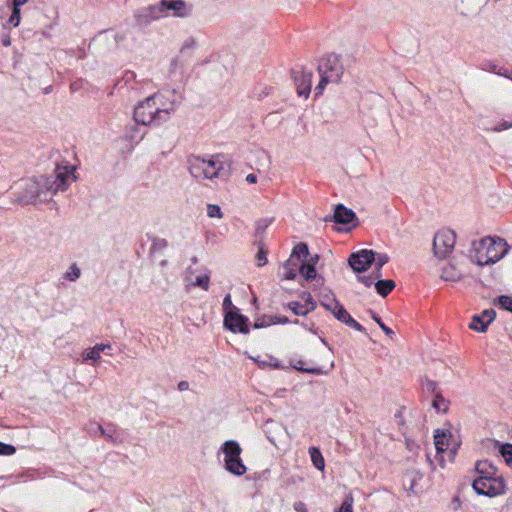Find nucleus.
<instances>
[{
    "label": "nucleus",
    "instance_id": "f257e3e1",
    "mask_svg": "<svg viewBox=\"0 0 512 512\" xmlns=\"http://www.w3.org/2000/svg\"><path fill=\"white\" fill-rule=\"evenodd\" d=\"M509 251L508 243L498 236H487L473 241L470 259L478 266L491 265L501 260Z\"/></svg>",
    "mask_w": 512,
    "mask_h": 512
},
{
    "label": "nucleus",
    "instance_id": "f03ea898",
    "mask_svg": "<svg viewBox=\"0 0 512 512\" xmlns=\"http://www.w3.org/2000/svg\"><path fill=\"white\" fill-rule=\"evenodd\" d=\"M320 81L315 87L316 94H322L328 83H338L344 73V67L339 56L330 54L320 60L318 65Z\"/></svg>",
    "mask_w": 512,
    "mask_h": 512
},
{
    "label": "nucleus",
    "instance_id": "7ed1b4c3",
    "mask_svg": "<svg viewBox=\"0 0 512 512\" xmlns=\"http://www.w3.org/2000/svg\"><path fill=\"white\" fill-rule=\"evenodd\" d=\"M291 365L296 370L321 375L330 371L334 364L330 361V354L327 350L316 349L309 360L293 359Z\"/></svg>",
    "mask_w": 512,
    "mask_h": 512
},
{
    "label": "nucleus",
    "instance_id": "20e7f679",
    "mask_svg": "<svg viewBox=\"0 0 512 512\" xmlns=\"http://www.w3.org/2000/svg\"><path fill=\"white\" fill-rule=\"evenodd\" d=\"M222 169L223 164L216 157L202 158L194 156L189 160V172L198 180H211L216 178Z\"/></svg>",
    "mask_w": 512,
    "mask_h": 512
},
{
    "label": "nucleus",
    "instance_id": "39448f33",
    "mask_svg": "<svg viewBox=\"0 0 512 512\" xmlns=\"http://www.w3.org/2000/svg\"><path fill=\"white\" fill-rule=\"evenodd\" d=\"M224 455V468L231 474L242 476L247 468L241 459L242 448L235 440L225 441L221 447Z\"/></svg>",
    "mask_w": 512,
    "mask_h": 512
},
{
    "label": "nucleus",
    "instance_id": "423d86ee",
    "mask_svg": "<svg viewBox=\"0 0 512 512\" xmlns=\"http://www.w3.org/2000/svg\"><path fill=\"white\" fill-rule=\"evenodd\" d=\"M158 123L165 122L176 110L178 96L174 91H162L151 96Z\"/></svg>",
    "mask_w": 512,
    "mask_h": 512
},
{
    "label": "nucleus",
    "instance_id": "0eeeda50",
    "mask_svg": "<svg viewBox=\"0 0 512 512\" xmlns=\"http://www.w3.org/2000/svg\"><path fill=\"white\" fill-rule=\"evenodd\" d=\"M473 488L478 494L494 497L505 492L506 483L502 475L497 474L488 478H476Z\"/></svg>",
    "mask_w": 512,
    "mask_h": 512
},
{
    "label": "nucleus",
    "instance_id": "6e6552de",
    "mask_svg": "<svg viewBox=\"0 0 512 512\" xmlns=\"http://www.w3.org/2000/svg\"><path fill=\"white\" fill-rule=\"evenodd\" d=\"M456 235L450 229L439 230L433 239V253L438 259L447 258L454 250Z\"/></svg>",
    "mask_w": 512,
    "mask_h": 512
},
{
    "label": "nucleus",
    "instance_id": "1a4fd4ad",
    "mask_svg": "<svg viewBox=\"0 0 512 512\" xmlns=\"http://www.w3.org/2000/svg\"><path fill=\"white\" fill-rule=\"evenodd\" d=\"M17 201L21 204H29L39 199L43 191L38 181L34 179L22 180L15 186Z\"/></svg>",
    "mask_w": 512,
    "mask_h": 512
},
{
    "label": "nucleus",
    "instance_id": "9d476101",
    "mask_svg": "<svg viewBox=\"0 0 512 512\" xmlns=\"http://www.w3.org/2000/svg\"><path fill=\"white\" fill-rule=\"evenodd\" d=\"M434 445L438 454L449 451L451 455H454L460 442L449 429H437L434 432Z\"/></svg>",
    "mask_w": 512,
    "mask_h": 512
},
{
    "label": "nucleus",
    "instance_id": "9b49d317",
    "mask_svg": "<svg viewBox=\"0 0 512 512\" xmlns=\"http://www.w3.org/2000/svg\"><path fill=\"white\" fill-rule=\"evenodd\" d=\"M134 119L137 123L143 125H150L155 122L158 123L154 102L151 96L137 104L134 109Z\"/></svg>",
    "mask_w": 512,
    "mask_h": 512
},
{
    "label": "nucleus",
    "instance_id": "f8f14e48",
    "mask_svg": "<svg viewBox=\"0 0 512 512\" xmlns=\"http://www.w3.org/2000/svg\"><path fill=\"white\" fill-rule=\"evenodd\" d=\"M373 259V250L362 249L349 256L348 264L355 273L361 274L370 268L373 264Z\"/></svg>",
    "mask_w": 512,
    "mask_h": 512
},
{
    "label": "nucleus",
    "instance_id": "ddd939ff",
    "mask_svg": "<svg viewBox=\"0 0 512 512\" xmlns=\"http://www.w3.org/2000/svg\"><path fill=\"white\" fill-rule=\"evenodd\" d=\"M74 166H59L56 168V178L48 187L53 192L65 191L68 186L75 180Z\"/></svg>",
    "mask_w": 512,
    "mask_h": 512
},
{
    "label": "nucleus",
    "instance_id": "4468645a",
    "mask_svg": "<svg viewBox=\"0 0 512 512\" xmlns=\"http://www.w3.org/2000/svg\"><path fill=\"white\" fill-rule=\"evenodd\" d=\"M224 325L233 333L247 334L249 332V328L247 326V318L239 314L238 310L229 311L225 314Z\"/></svg>",
    "mask_w": 512,
    "mask_h": 512
},
{
    "label": "nucleus",
    "instance_id": "2eb2a0df",
    "mask_svg": "<svg viewBox=\"0 0 512 512\" xmlns=\"http://www.w3.org/2000/svg\"><path fill=\"white\" fill-rule=\"evenodd\" d=\"M358 280L367 287L374 285L377 293L382 297H386L396 286L395 282L391 279L380 280L379 278H375V276L372 275H360L358 276Z\"/></svg>",
    "mask_w": 512,
    "mask_h": 512
},
{
    "label": "nucleus",
    "instance_id": "dca6fc26",
    "mask_svg": "<svg viewBox=\"0 0 512 512\" xmlns=\"http://www.w3.org/2000/svg\"><path fill=\"white\" fill-rule=\"evenodd\" d=\"M294 81L298 95L308 97L311 91L312 73L305 70L294 71Z\"/></svg>",
    "mask_w": 512,
    "mask_h": 512
},
{
    "label": "nucleus",
    "instance_id": "f3484780",
    "mask_svg": "<svg viewBox=\"0 0 512 512\" xmlns=\"http://www.w3.org/2000/svg\"><path fill=\"white\" fill-rule=\"evenodd\" d=\"M496 312L493 309L484 310L480 315L472 318L469 327L477 332H485L487 326L495 319Z\"/></svg>",
    "mask_w": 512,
    "mask_h": 512
},
{
    "label": "nucleus",
    "instance_id": "a211bd4d",
    "mask_svg": "<svg viewBox=\"0 0 512 512\" xmlns=\"http://www.w3.org/2000/svg\"><path fill=\"white\" fill-rule=\"evenodd\" d=\"M302 298L304 303L294 301L289 303L288 306L296 315L304 316L313 311L316 307V304L313 301L310 293H303Z\"/></svg>",
    "mask_w": 512,
    "mask_h": 512
},
{
    "label": "nucleus",
    "instance_id": "6ab92c4d",
    "mask_svg": "<svg viewBox=\"0 0 512 512\" xmlns=\"http://www.w3.org/2000/svg\"><path fill=\"white\" fill-rule=\"evenodd\" d=\"M162 5L167 10H171L174 16L186 17L190 14L191 9L182 0H162Z\"/></svg>",
    "mask_w": 512,
    "mask_h": 512
},
{
    "label": "nucleus",
    "instance_id": "aec40b11",
    "mask_svg": "<svg viewBox=\"0 0 512 512\" xmlns=\"http://www.w3.org/2000/svg\"><path fill=\"white\" fill-rule=\"evenodd\" d=\"M489 0H457L456 7L464 15L481 10Z\"/></svg>",
    "mask_w": 512,
    "mask_h": 512
},
{
    "label": "nucleus",
    "instance_id": "412c9836",
    "mask_svg": "<svg viewBox=\"0 0 512 512\" xmlns=\"http://www.w3.org/2000/svg\"><path fill=\"white\" fill-rule=\"evenodd\" d=\"M197 46V41L193 37H188L185 39L179 49L178 54L171 60V65L173 66V71L176 70V63L183 60V58H188L190 52Z\"/></svg>",
    "mask_w": 512,
    "mask_h": 512
},
{
    "label": "nucleus",
    "instance_id": "4be33fe9",
    "mask_svg": "<svg viewBox=\"0 0 512 512\" xmlns=\"http://www.w3.org/2000/svg\"><path fill=\"white\" fill-rule=\"evenodd\" d=\"M335 318L340 322L344 323L345 325H347L348 327L355 329L356 331L366 333L365 328L351 317V315L347 312L343 305H341V307L338 308Z\"/></svg>",
    "mask_w": 512,
    "mask_h": 512
},
{
    "label": "nucleus",
    "instance_id": "5701e85b",
    "mask_svg": "<svg viewBox=\"0 0 512 512\" xmlns=\"http://www.w3.org/2000/svg\"><path fill=\"white\" fill-rule=\"evenodd\" d=\"M301 263L294 258H288V260L282 265L281 277L286 280H293L296 278L297 273H300Z\"/></svg>",
    "mask_w": 512,
    "mask_h": 512
},
{
    "label": "nucleus",
    "instance_id": "b1692460",
    "mask_svg": "<svg viewBox=\"0 0 512 512\" xmlns=\"http://www.w3.org/2000/svg\"><path fill=\"white\" fill-rule=\"evenodd\" d=\"M319 256L315 255L311 257L306 263L302 262L300 265V274L305 280L316 279L317 273L315 264L318 262Z\"/></svg>",
    "mask_w": 512,
    "mask_h": 512
},
{
    "label": "nucleus",
    "instance_id": "393cba45",
    "mask_svg": "<svg viewBox=\"0 0 512 512\" xmlns=\"http://www.w3.org/2000/svg\"><path fill=\"white\" fill-rule=\"evenodd\" d=\"M335 221L341 224H349L355 218V213L343 205H337L334 212Z\"/></svg>",
    "mask_w": 512,
    "mask_h": 512
},
{
    "label": "nucleus",
    "instance_id": "a878e982",
    "mask_svg": "<svg viewBox=\"0 0 512 512\" xmlns=\"http://www.w3.org/2000/svg\"><path fill=\"white\" fill-rule=\"evenodd\" d=\"M477 478H488L498 474L497 468L488 460L478 461L476 464Z\"/></svg>",
    "mask_w": 512,
    "mask_h": 512
},
{
    "label": "nucleus",
    "instance_id": "bb28decb",
    "mask_svg": "<svg viewBox=\"0 0 512 512\" xmlns=\"http://www.w3.org/2000/svg\"><path fill=\"white\" fill-rule=\"evenodd\" d=\"M441 279L449 282H458L463 280L461 277V273L458 272L457 266L454 263H449L444 266L441 270L440 274Z\"/></svg>",
    "mask_w": 512,
    "mask_h": 512
},
{
    "label": "nucleus",
    "instance_id": "cd10ccee",
    "mask_svg": "<svg viewBox=\"0 0 512 512\" xmlns=\"http://www.w3.org/2000/svg\"><path fill=\"white\" fill-rule=\"evenodd\" d=\"M431 406L438 413H446L449 410L450 401L441 393H435Z\"/></svg>",
    "mask_w": 512,
    "mask_h": 512
},
{
    "label": "nucleus",
    "instance_id": "c85d7f7f",
    "mask_svg": "<svg viewBox=\"0 0 512 512\" xmlns=\"http://www.w3.org/2000/svg\"><path fill=\"white\" fill-rule=\"evenodd\" d=\"M309 455L311 458V461L313 465L320 471H324L325 469V460L320 452V450L317 447H310L309 448Z\"/></svg>",
    "mask_w": 512,
    "mask_h": 512
},
{
    "label": "nucleus",
    "instance_id": "c756f323",
    "mask_svg": "<svg viewBox=\"0 0 512 512\" xmlns=\"http://www.w3.org/2000/svg\"><path fill=\"white\" fill-rule=\"evenodd\" d=\"M308 255V246L305 243H299L293 248L290 258H294V260H298L300 263H302L306 260Z\"/></svg>",
    "mask_w": 512,
    "mask_h": 512
},
{
    "label": "nucleus",
    "instance_id": "7c9ffc66",
    "mask_svg": "<svg viewBox=\"0 0 512 512\" xmlns=\"http://www.w3.org/2000/svg\"><path fill=\"white\" fill-rule=\"evenodd\" d=\"M457 266L458 272L461 273L462 279L469 277L472 275V270L470 264L473 263L471 259H460L453 262Z\"/></svg>",
    "mask_w": 512,
    "mask_h": 512
},
{
    "label": "nucleus",
    "instance_id": "2f4dec72",
    "mask_svg": "<svg viewBox=\"0 0 512 512\" xmlns=\"http://www.w3.org/2000/svg\"><path fill=\"white\" fill-rule=\"evenodd\" d=\"M388 260V255L374 252L373 263L375 264L376 272L373 273V275H375V278H379L381 276L380 271L382 267L388 262Z\"/></svg>",
    "mask_w": 512,
    "mask_h": 512
},
{
    "label": "nucleus",
    "instance_id": "473e14b6",
    "mask_svg": "<svg viewBox=\"0 0 512 512\" xmlns=\"http://www.w3.org/2000/svg\"><path fill=\"white\" fill-rule=\"evenodd\" d=\"M494 304L501 309L512 313V295H501L494 300Z\"/></svg>",
    "mask_w": 512,
    "mask_h": 512
},
{
    "label": "nucleus",
    "instance_id": "72a5a7b5",
    "mask_svg": "<svg viewBox=\"0 0 512 512\" xmlns=\"http://www.w3.org/2000/svg\"><path fill=\"white\" fill-rule=\"evenodd\" d=\"M341 305L342 304L333 297H326L322 301V306L334 316L337 314V310L341 307Z\"/></svg>",
    "mask_w": 512,
    "mask_h": 512
},
{
    "label": "nucleus",
    "instance_id": "f704fd0d",
    "mask_svg": "<svg viewBox=\"0 0 512 512\" xmlns=\"http://www.w3.org/2000/svg\"><path fill=\"white\" fill-rule=\"evenodd\" d=\"M100 358V354L94 349V347L87 349L83 353V359L85 361H91L93 366L98 365Z\"/></svg>",
    "mask_w": 512,
    "mask_h": 512
},
{
    "label": "nucleus",
    "instance_id": "c9c22d12",
    "mask_svg": "<svg viewBox=\"0 0 512 512\" xmlns=\"http://www.w3.org/2000/svg\"><path fill=\"white\" fill-rule=\"evenodd\" d=\"M206 214L209 218H216V219L223 218L222 209L219 205H216V204H207Z\"/></svg>",
    "mask_w": 512,
    "mask_h": 512
},
{
    "label": "nucleus",
    "instance_id": "e433bc0d",
    "mask_svg": "<svg viewBox=\"0 0 512 512\" xmlns=\"http://www.w3.org/2000/svg\"><path fill=\"white\" fill-rule=\"evenodd\" d=\"M210 278L207 274L199 275L196 277L194 282L189 284L190 287L199 286L204 290L209 289Z\"/></svg>",
    "mask_w": 512,
    "mask_h": 512
},
{
    "label": "nucleus",
    "instance_id": "4c0bfd02",
    "mask_svg": "<svg viewBox=\"0 0 512 512\" xmlns=\"http://www.w3.org/2000/svg\"><path fill=\"white\" fill-rule=\"evenodd\" d=\"M353 502L354 500L352 496H346L339 509L335 512H353Z\"/></svg>",
    "mask_w": 512,
    "mask_h": 512
},
{
    "label": "nucleus",
    "instance_id": "58836bf2",
    "mask_svg": "<svg viewBox=\"0 0 512 512\" xmlns=\"http://www.w3.org/2000/svg\"><path fill=\"white\" fill-rule=\"evenodd\" d=\"M253 361L258 363L260 367H277L276 360L272 357H268V359H260V357H251Z\"/></svg>",
    "mask_w": 512,
    "mask_h": 512
},
{
    "label": "nucleus",
    "instance_id": "ea45409f",
    "mask_svg": "<svg viewBox=\"0 0 512 512\" xmlns=\"http://www.w3.org/2000/svg\"><path fill=\"white\" fill-rule=\"evenodd\" d=\"M66 279L75 281L80 277V269L75 265H71L65 274Z\"/></svg>",
    "mask_w": 512,
    "mask_h": 512
},
{
    "label": "nucleus",
    "instance_id": "a19ab883",
    "mask_svg": "<svg viewBox=\"0 0 512 512\" xmlns=\"http://www.w3.org/2000/svg\"><path fill=\"white\" fill-rule=\"evenodd\" d=\"M372 318L387 336L392 337L394 335L393 330L387 327L375 313L372 314Z\"/></svg>",
    "mask_w": 512,
    "mask_h": 512
},
{
    "label": "nucleus",
    "instance_id": "79ce46f5",
    "mask_svg": "<svg viewBox=\"0 0 512 512\" xmlns=\"http://www.w3.org/2000/svg\"><path fill=\"white\" fill-rule=\"evenodd\" d=\"M16 452V448L10 444L0 442V455H13Z\"/></svg>",
    "mask_w": 512,
    "mask_h": 512
},
{
    "label": "nucleus",
    "instance_id": "37998d69",
    "mask_svg": "<svg viewBox=\"0 0 512 512\" xmlns=\"http://www.w3.org/2000/svg\"><path fill=\"white\" fill-rule=\"evenodd\" d=\"M501 454L505 461L510 465L512 462V445H506L501 447Z\"/></svg>",
    "mask_w": 512,
    "mask_h": 512
},
{
    "label": "nucleus",
    "instance_id": "c03bdc74",
    "mask_svg": "<svg viewBox=\"0 0 512 512\" xmlns=\"http://www.w3.org/2000/svg\"><path fill=\"white\" fill-rule=\"evenodd\" d=\"M223 308H224V311H225V314L228 313L229 311H237L238 309L233 306L232 302H231V297L230 295H227L225 298H224V301H223Z\"/></svg>",
    "mask_w": 512,
    "mask_h": 512
},
{
    "label": "nucleus",
    "instance_id": "a18cd8bd",
    "mask_svg": "<svg viewBox=\"0 0 512 512\" xmlns=\"http://www.w3.org/2000/svg\"><path fill=\"white\" fill-rule=\"evenodd\" d=\"M20 9L13 8V12L10 16L9 22L13 24L14 26H18L20 23Z\"/></svg>",
    "mask_w": 512,
    "mask_h": 512
},
{
    "label": "nucleus",
    "instance_id": "49530a36",
    "mask_svg": "<svg viewBox=\"0 0 512 512\" xmlns=\"http://www.w3.org/2000/svg\"><path fill=\"white\" fill-rule=\"evenodd\" d=\"M512 128V122L510 121H503L501 123H499L498 125H496L493 130L495 132H501L503 130H506V129H510Z\"/></svg>",
    "mask_w": 512,
    "mask_h": 512
},
{
    "label": "nucleus",
    "instance_id": "de8ad7c7",
    "mask_svg": "<svg viewBox=\"0 0 512 512\" xmlns=\"http://www.w3.org/2000/svg\"><path fill=\"white\" fill-rule=\"evenodd\" d=\"M186 64H187V58H183L182 62L179 61V62L176 63V66H175L176 70L175 71H173V66L171 64H170V69L169 70H170L171 73H176L178 71L182 72L185 69Z\"/></svg>",
    "mask_w": 512,
    "mask_h": 512
},
{
    "label": "nucleus",
    "instance_id": "09e8293b",
    "mask_svg": "<svg viewBox=\"0 0 512 512\" xmlns=\"http://www.w3.org/2000/svg\"><path fill=\"white\" fill-rule=\"evenodd\" d=\"M258 266L262 267L267 263L266 253L260 250L257 254Z\"/></svg>",
    "mask_w": 512,
    "mask_h": 512
},
{
    "label": "nucleus",
    "instance_id": "8fccbe9b",
    "mask_svg": "<svg viewBox=\"0 0 512 512\" xmlns=\"http://www.w3.org/2000/svg\"><path fill=\"white\" fill-rule=\"evenodd\" d=\"M293 508L296 512H308L306 504L302 501L295 502Z\"/></svg>",
    "mask_w": 512,
    "mask_h": 512
},
{
    "label": "nucleus",
    "instance_id": "3c124183",
    "mask_svg": "<svg viewBox=\"0 0 512 512\" xmlns=\"http://www.w3.org/2000/svg\"><path fill=\"white\" fill-rule=\"evenodd\" d=\"M246 181L249 183V184H255L258 182V176L256 173H250L246 176Z\"/></svg>",
    "mask_w": 512,
    "mask_h": 512
},
{
    "label": "nucleus",
    "instance_id": "603ef678",
    "mask_svg": "<svg viewBox=\"0 0 512 512\" xmlns=\"http://www.w3.org/2000/svg\"><path fill=\"white\" fill-rule=\"evenodd\" d=\"M94 349L97 350V352L99 354H101V352L104 351L105 349H110V345L109 344H98V345L94 346Z\"/></svg>",
    "mask_w": 512,
    "mask_h": 512
},
{
    "label": "nucleus",
    "instance_id": "864d4df0",
    "mask_svg": "<svg viewBox=\"0 0 512 512\" xmlns=\"http://www.w3.org/2000/svg\"><path fill=\"white\" fill-rule=\"evenodd\" d=\"M427 389L434 392V393H437L436 392V389H437V383L436 382H433V381H428L427 382Z\"/></svg>",
    "mask_w": 512,
    "mask_h": 512
},
{
    "label": "nucleus",
    "instance_id": "5fc2aeb1",
    "mask_svg": "<svg viewBox=\"0 0 512 512\" xmlns=\"http://www.w3.org/2000/svg\"><path fill=\"white\" fill-rule=\"evenodd\" d=\"M28 0H13L14 8L20 9L21 6L25 5Z\"/></svg>",
    "mask_w": 512,
    "mask_h": 512
},
{
    "label": "nucleus",
    "instance_id": "6e6d98bb",
    "mask_svg": "<svg viewBox=\"0 0 512 512\" xmlns=\"http://www.w3.org/2000/svg\"><path fill=\"white\" fill-rule=\"evenodd\" d=\"M438 460H439V465H440V467H441V468H444V466H445V465H444V459H443V456H441V455H440V456L438 457Z\"/></svg>",
    "mask_w": 512,
    "mask_h": 512
},
{
    "label": "nucleus",
    "instance_id": "4d7b16f0",
    "mask_svg": "<svg viewBox=\"0 0 512 512\" xmlns=\"http://www.w3.org/2000/svg\"><path fill=\"white\" fill-rule=\"evenodd\" d=\"M160 265H161L162 267L167 266V265H168V260H165V259H164V260H162V261L160 262Z\"/></svg>",
    "mask_w": 512,
    "mask_h": 512
},
{
    "label": "nucleus",
    "instance_id": "13d9d810",
    "mask_svg": "<svg viewBox=\"0 0 512 512\" xmlns=\"http://www.w3.org/2000/svg\"><path fill=\"white\" fill-rule=\"evenodd\" d=\"M277 322L285 323V322H287V319H286V318L278 319V321H277Z\"/></svg>",
    "mask_w": 512,
    "mask_h": 512
},
{
    "label": "nucleus",
    "instance_id": "bf43d9fd",
    "mask_svg": "<svg viewBox=\"0 0 512 512\" xmlns=\"http://www.w3.org/2000/svg\"><path fill=\"white\" fill-rule=\"evenodd\" d=\"M266 182V178L263 176L262 179H261V183L264 185Z\"/></svg>",
    "mask_w": 512,
    "mask_h": 512
},
{
    "label": "nucleus",
    "instance_id": "052dcab7",
    "mask_svg": "<svg viewBox=\"0 0 512 512\" xmlns=\"http://www.w3.org/2000/svg\"><path fill=\"white\" fill-rule=\"evenodd\" d=\"M185 385H187V384H186V383H183V382H182V383H180V388H181V389L185 388Z\"/></svg>",
    "mask_w": 512,
    "mask_h": 512
},
{
    "label": "nucleus",
    "instance_id": "680f3d73",
    "mask_svg": "<svg viewBox=\"0 0 512 512\" xmlns=\"http://www.w3.org/2000/svg\"><path fill=\"white\" fill-rule=\"evenodd\" d=\"M185 385H187V384H186V383H183V382H182V383H180V388H181V389L185 388Z\"/></svg>",
    "mask_w": 512,
    "mask_h": 512
},
{
    "label": "nucleus",
    "instance_id": "e2e57ef3",
    "mask_svg": "<svg viewBox=\"0 0 512 512\" xmlns=\"http://www.w3.org/2000/svg\"><path fill=\"white\" fill-rule=\"evenodd\" d=\"M510 465L512 466V461H511V464H510Z\"/></svg>",
    "mask_w": 512,
    "mask_h": 512
}]
</instances>
